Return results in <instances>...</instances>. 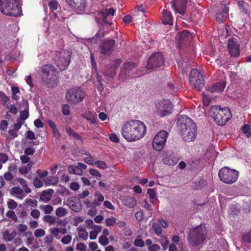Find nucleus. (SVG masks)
Instances as JSON below:
<instances>
[{"mask_svg":"<svg viewBox=\"0 0 251 251\" xmlns=\"http://www.w3.org/2000/svg\"><path fill=\"white\" fill-rule=\"evenodd\" d=\"M123 137L128 142L140 140L146 134V126L139 120H131L125 124L121 129Z\"/></svg>","mask_w":251,"mask_h":251,"instance_id":"f257e3e1","label":"nucleus"},{"mask_svg":"<svg viewBox=\"0 0 251 251\" xmlns=\"http://www.w3.org/2000/svg\"><path fill=\"white\" fill-rule=\"evenodd\" d=\"M177 125L180 136L184 141L189 142L195 139L197 134L196 125L190 118L185 115L180 116Z\"/></svg>","mask_w":251,"mask_h":251,"instance_id":"f03ea898","label":"nucleus"},{"mask_svg":"<svg viewBox=\"0 0 251 251\" xmlns=\"http://www.w3.org/2000/svg\"><path fill=\"white\" fill-rule=\"evenodd\" d=\"M208 115L219 126L226 124L231 117V111L228 108H221L218 105L211 107L209 110Z\"/></svg>","mask_w":251,"mask_h":251,"instance_id":"7ed1b4c3","label":"nucleus"},{"mask_svg":"<svg viewBox=\"0 0 251 251\" xmlns=\"http://www.w3.org/2000/svg\"><path fill=\"white\" fill-rule=\"evenodd\" d=\"M18 0H0V10L4 14L17 16L22 12L21 7L16 4Z\"/></svg>","mask_w":251,"mask_h":251,"instance_id":"20e7f679","label":"nucleus"},{"mask_svg":"<svg viewBox=\"0 0 251 251\" xmlns=\"http://www.w3.org/2000/svg\"><path fill=\"white\" fill-rule=\"evenodd\" d=\"M206 234V229L204 226H197L190 232L189 242L193 246H198L205 240Z\"/></svg>","mask_w":251,"mask_h":251,"instance_id":"39448f33","label":"nucleus"},{"mask_svg":"<svg viewBox=\"0 0 251 251\" xmlns=\"http://www.w3.org/2000/svg\"><path fill=\"white\" fill-rule=\"evenodd\" d=\"M42 78L49 86H53L57 82V72L55 68L50 65H46L42 69Z\"/></svg>","mask_w":251,"mask_h":251,"instance_id":"423d86ee","label":"nucleus"},{"mask_svg":"<svg viewBox=\"0 0 251 251\" xmlns=\"http://www.w3.org/2000/svg\"><path fill=\"white\" fill-rule=\"evenodd\" d=\"M85 93L80 87H74L69 89L66 94L67 100L71 104H76L83 100Z\"/></svg>","mask_w":251,"mask_h":251,"instance_id":"0eeeda50","label":"nucleus"},{"mask_svg":"<svg viewBox=\"0 0 251 251\" xmlns=\"http://www.w3.org/2000/svg\"><path fill=\"white\" fill-rule=\"evenodd\" d=\"M154 113L159 117H163L171 113L172 105L168 100H158L154 104Z\"/></svg>","mask_w":251,"mask_h":251,"instance_id":"6e6552de","label":"nucleus"},{"mask_svg":"<svg viewBox=\"0 0 251 251\" xmlns=\"http://www.w3.org/2000/svg\"><path fill=\"white\" fill-rule=\"evenodd\" d=\"M238 174V172L235 170L224 167L220 170L219 177L223 182L226 184H232L237 180Z\"/></svg>","mask_w":251,"mask_h":251,"instance_id":"1a4fd4ad","label":"nucleus"},{"mask_svg":"<svg viewBox=\"0 0 251 251\" xmlns=\"http://www.w3.org/2000/svg\"><path fill=\"white\" fill-rule=\"evenodd\" d=\"M70 57L71 53L67 50H62L57 53L54 59L60 70H65L68 67L70 63Z\"/></svg>","mask_w":251,"mask_h":251,"instance_id":"9d476101","label":"nucleus"},{"mask_svg":"<svg viewBox=\"0 0 251 251\" xmlns=\"http://www.w3.org/2000/svg\"><path fill=\"white\" fill-rule=\"evenodd\" d=\"M189 83L192 88L201 91L204 86L202 75L196 69L192 70L190 73Z\"/></svg>","mask_w":251,"mask_h":251,"instance_id":"9b49d317","label":"nucleus"},{"mask_svg":"<svg viewBox=\"0 0 251 251\" xmlns=\"http://www.w3.org/2000/svg\"><path fill=\"white\" fill-rule=\"evenodd\" d=\"M168 133L166 130H161L154 136L152 141V147L157 151H161L166 142Z\"/></svg>","mask_w":251,"mask_h":251,"instance_id":"f8f14e48","label":"nucleus"},{"mask_svg":"<svg viewBox=\"0 0 251 251\" xmlns=\"http://www.w3.org/2000/svg\"><path fill=\"white\" fill-rule=\"evenodd\" d=\"M164 64V57L162 53L155 52L149 58L146 68L147 70H153L160 67Z\"/></svg>","mask_w":251,"mask_h":251,"instance_id":"ddd939ff","label":"nucleus"},{"mask_svg":"<svg viewBox=\"0 0 251 251\" xmlns=\"http://www.w3.org/2000/svg\"><path fill=\"white\" fill-rule=\"evenodd\" d=\"M115 12L113 8L105 9L97 13L95 18L99 24H104L105 26L110 25L111 23L107 22L106 20L110 16H113Z\"/></svg>","mask_w":251,"mask_h":251,"instance_id":"4468645a","label":"nucleus"},{"mask_svg":"<svg viewBox=\"0 0 251 251\" xmlns=\"http://www.w3.org/2000/svg\"><path fill=\"white\" fill-rule=\"evenodd\" d=\"M135 69V64L132 63H126L119 75V79L122 81L129 79L132 77L131 72Z\"/></svg>","mask_w":251,"mask_h":251,"instance_id":"2eb2a0df","label":"nucleus"},{"mask_svg":"<svg viewBox=\"0 0 251 251\" xmlns=\"http://www.w3.org/2000/svg\"><path fill=\"white\" fill-rule=\"evenodd\" d=\"M70 8L75 10L78 14L83 13L85 9V0H66Z\"/></svg>","mask_w":251,"mask_h":251,"instance_id":"dca6fc26","label":"nucleus"},{"mask_svg":"<svg viewBox=\"0 0 251 251\" xmlns=\"http://www.w3.org/2000/svg\"><path fill=\"white\" fill-rule=\"evenodd\" d=\"M115 45L114 40L108 39L103 41L100 47V52L104 55H109L114 50Z\"/></svg>","mask_w":251,"mask_h":251,"instance_id":"f3484780","label":"nucleus"},{"mask_svg":"<svg viewBox=\"0 0 251 251\" xmlns=\"http://www.w3.org/2000/svg\"><path fill=\"white\" fill-rule=\"evenodd\" d=\"M191 39L192 35L188 31L180 32L176 38L177 47L180 48L183 44L189 42Z\"/></svg>","mask_w":251,"mask_h":251,"instance_id":"a211bd4d","label":"nucleus"},{"mask_svg":"<svg viewBox=\"0 0 251 251\" xmlns=\"http://www.w3.org/2000/svg\"><path fill=\"white\" fill-rule=\"evenodd\" d=\"M228 50L230 54L234 57H236L240 53L239 46L236 42L235 38H230L228 41Z\"/></svg>","mask_w":251,"mask_h":251,"instance_id":"6ab92c4d","label":"nucleus"},{"mask_svg":"<svg viewBox=\"0 0 251 251\" xmlns=\"http://www.w3.org/2000/svg\"><path fill=\"white\" fill-rule=\"evenodd\" d=\"M186 0H174L172 1V7L176 13L184 15L186 9Z\"/></svg>","mask_w":251,"mask_h":251,"instance_id":"aec40b11","label":"nucleus"},{"mask_svg":"<svg viewBox=\"0 0 251 251\" xmlns=\"http://www.w3.org/2000/svg\"><path fill=\"white\" fill-rule=\"evenodd\" d=\"M119 64L117 61H113L111 62L110 65L107 66L104 72L105 76L109 77H113L116 73V69L119 67Z\"/></svg>","mask_w":251,"mask_h":251,"instance_id":"412c9836","label":"nucleus"},{"mask_svg":"<svg viewBox=\"0 0 251 251\" xmlns=\"http://www.w3.org/2000/svg\"><path fill=\"white\" fill-rule=\"evenodd\" d=\"M161 21L163 24L172 25L173 17L171 12L167 10H163L162 12Z\"/></svg>","mask_w":251,"mask_h":251,"instance_id":"4be33fe9","label":"nucleus"},{"mask_svg":"<svg viewBox=\"0 0 251 251\" xmlns=\"http://www.w3.org/2000/svg\"><path fill=\"white\" fill-rule=\"evenodd\" d=\"M225 87L226 82L223 81L212 85L208 88L207 91L211 93L221 92L224 90Z\"/></svg>","mask_w":251,"mask_h":251,"instance_id":"5701e85b","label":"nucleus"},{"mask_svg":"<svg viewBox=\"0 0 251 251\" xmlns=\"http://www.w3.org/2000/svg\"><path fill=\"white\" fill-rule=\"evenodd\" d=\"M53 192L52 189L43 191L41 194L40 200L46 203L48 202L51 199Z\"/></svg>","mask_w":251,"mask_h":251,"instance_id":"b1692460","label":"nucleus"},{"mask_svg":"<svg viewBox=\"0 0 251 251\" xmlns=\"http://www.w3.org/2000/svg\"><path fill=\"white\" fill-rule=\"evenodd\" d=\"M228 12V8L225 5L221 12H219L216 16V20L218 22L222 23L224 22L227 18Z\"/></svg>","mask_w":251,"mask_h":251,"instance_id":"393cba45","label":"nucleus"},{"mask_svg":"<svg viewBox=\"0 0 251 251\" xmlns=\"http://www.w3.org/2000/svg\"><path fill=\"white\" fill-rule=\"evenodd\" d=\"M10 194L20 200L23 199L26 195L24 194L23 190L19 187H14L10 190Z\"/></svg>","mask_w":251,"mask_h":251,"instance_id":"a878e982","label":"nucleus"},{"mask_svg":"<svg viewBox=\"0 0 251 251\" xmlns=\"http://www.w3.org/2000/svg\"><path fill=\"white\" fill-rule=\"evenodd\" d=\"M17 235V232L15 230H13L10 233L9 230H6L2 233L3 239L6 242L12 241Z\"/></svg>","mask_w":251,"mask_h":251,"instance_id":"bb28decb","label":"nucleus"},{"mask_svg":"<svg viewBox=\"0 0 251 251\" xmlns=\"http://www.w3.org/2000/svg\"><path fill=\"white\" fill-rule=\"evenodd\" d=\"M93 229L90 232V239L91 240H95L97 238L98 233L100 232L101 230V226L98 225H94L91 227Z\"/></svg>","mask_w":251,"mask_h":251,"instance_id":"cd10ccee","label":"nucleus"},{"mask_svg":"<svg viewBox=\"0 0 251 251\" xmlns=\"http://www.w3.org/2000/svg\"><path fill=\"white\" fill-rule=\"evenodd\" d=\"M83 117L91 124H95L97 123L96 122L97 114L95 113L89 111L84 113Z\"/></svg>","mask_w":251,"mask_h":251,"instance_id":"c85d7f7f","label":"nucleus"},{"mask_svg":"<svg viewBox=\"0 0 251 251\" xmlns=\"http://www.w3.org/2000/svg\"><path fill=\"white\" fill-rule=\"evenodd\" d=\"M17 180L23 187L24 192L26 194H29L31 192V189L28 187L27 182L25 179L21 177H18L17 178Z\"/></svg>","mask_w":251,"mask_h":251,"instance_id":"c756f323","label":"nucleus"},{"mask_svg":"<svg viewBox=\"0 0 251 251\" xmlns=\"http://www.w3.org/2000/svg\"><path fill=\"white\" fill-rule=\"evenodd\" d=\"M137 203L136 199L131 197H126L125 199V204L129 208L134 207Z\"/></svg>","mask_w":251,"mask_h":251,"instance_id":"7c9ffc66","label":"nucleus"},{"mask_svg":"<svg viewBox=\"0 0 251 251\" xmlns=\"http://www.w3.org/2000/svg\"><path fill=\"white\" fill-rule=\"evenodd\" d=\"M78 236L84 240H86L88 237V233L86 229L82 226H79L77 228Z\"/></svg>","mask_w":251,"mask_h":251,"instance_id":"2f4dec72","label":"nucleus"},{"mask_svg":"<svg viewBox=\"0 0 251 251\" xmlns=\"http://www.w3.org/2000/svg\"><path fill=\"white\" fill-rule=\"evenodd\" d=\"M24 204L27 207H31L35 208L37 206L38 201L35 199L27 198L25 200Z\"/></svg>","mask_w":251,"mask_h":251,"instance_id":"473e14b6","label":"nucleus"},{"mask_svg":"<svg viewBox=\"0 0 251 251\" xmlns=\"http://www.w3.org/2000/svg\"><path fill=\"white\" fill-rule=\"evenodd\" d=\"M44 222L48 223L50 226L54 225L56 223V218L49 215H46L43 217Z\"/></svg>","mask_w":251,"mask_h":251,"instance_id":"72a5a7b5","label":"nucleus"},{"mask_svg":"<svg viewBox=\"0 0 251 251\" xmlns=\"http://www.w3.org/2000/svg\"><path fill=\"white\" fill-rule=\"evenodd\" d=\"M95 196L97 197V200L93 202V203L95 206H99L101 205V202L104 200V196L99 192H96Z\"/></svg>","mask_w":251,"mask_h":251,"instance_id":"f704fd0d","label":"nucleus"},{"mask_svg":"<svg viewBox=\"0 0 251 251\" xmlns=\"http://www.w3.org/2000/svg\"><path fill=\"white\" fill-rule=\"evenodd\" d=\"M40 208L47 215L50 214L53 210V207L50 204L41 205Z\"/></svg>","mask_w":251,"mask_h":251,"instance_id":"c9c22d12","label":"nucleus"},{"mask_svg":"<svg viewBox=\"0 0 251 251\" xmlns=\"http://www.w3.org/2000/svg\"><path fill=\"white\" fill-rule=\"evenodd\" d=\"M44 181L48 185H54L58 182L57 177L53 176H50L47 177Z\"/></svg>","mask_w":251,"mask_h":251,"instance_id":"e433bc0d","label":"nucleus"},{"mask_svg":"<svg viewBox=\"0 0 251 251\" xmlns=\"http://www.w3.org/2000/svg\"><path fill=\"white\" fill-rule=\"evenodd\" d=\"M68 171L70 173L78 175H81L83 174V171L80 169H79L77 166H69L68 167Z\"/></svg>","mask_w":251,"mask_h":251,"instance_id":"4c0bfd02","label":"nucleus"},{"mask_svg":"<svg viewBox=\"0 0 251 251\" xmlns=\"http://www.w3.org/2000/svg\"><path fill=\"white\" fill-rule=\"evenodd\" d=\"M68 214V211L66 209L60 207L55 210V215L58 217H62L66 216Z\"/></svg>","mask_w":251,"mask_h":251,"instance_id":"58836bf2","label":"nucleus"},{"mask_svg":"<svg viewBox=\"0 0 251 251\" xmlns=\"http://www.w3.org/2000/svg\"><path fill=\"white\" fill-rule=\"evenodd\" d=\"M241 130L247 138H249L251 136V128L249 125L245 124L242 127Z\"/></svg>","mask_w":251,"mask_h":251,"instance_id":"ea45409f","label":"nucleus"},{"mask_svg":"<svg viewBox=\"0 0 251 251\" xmlns=\"http://www.w3.org/2000/svg\"><path fill=\"white\" fill-rule=\"evenodd\" d=\"M32 163H29L26 166H21L19 168V172L22 175H25L27 174L28 171L31 169Z\"/></svg>","mask_w":251,"mask_h":251,"instance_id":"a19ab883","label":"nucleus"},{"mask_svg":"<svg viewBox=\"0 0 251 251\" xmlns=\"http://www.w3.org/2000/svg\"><path fill=\"white\" fill-rule=\"evenodd\" d=\"M51 234L55 237L57 239H60V236H59V234L60 233L59 231V227H53L50 228L49 230Z\"/></svg>","mask_w":251,"mask_h":251,"instance_id":"79ce46f5","label":"nucleus"},{"mask_svg":"<svg viewBox=\"0 0 251 251\" xmlns=\"http://www.w3.org/2000/svg\"><path fill=\"white\" fill-rule=\"evenodd\" d=\"M66 132L71 136L73 137L75 139H79V135L77 134L75 131L73 130L70 126H66L65 127Z\"/></svg>","mask_w":251,"mask_h":251,"instance_id":"37998d69","label":"nucleus"},{"mask_svg":"<svg viewBox=\"0 0 251 251\" xmlns=\"http://www.w3.org/2000/svg\"><path fill=\"white\" fill-rule=\"evenodd\" d=\"M152 228L157 235H159L162 233V229L158 223H153Z\"/></svg>","mask_w":251,"mask_h":251,"instance_id":"c03bdc74","label":"nucleus"},{"mask_svg":"<svg viewBox=\"0 0 251 251\" xmlns=\"http://www.w3.org/2000/svg\"><path fill=\"white\" fill-rule=\"evenodd\" d=\"M96 74V76L97 77V81L99 83V86L97 88L98 90L100 91H101L103 89V83L102 82V79L101 76L98 74L97 70L96 72H94Z\"/></svg>","mask_w":251,"mask_h":251,"instance_id":"a18cd8bd","label":"nucleus"},{"mask_svg":"<svg viewBox=\"0 0 251 251\" xmlns=\"http://www.w3.org/2000/svg\"><path fill=\"white\" fill-rule=\"evenodd\" d=\"M76 201V199L74 197H71L69 198L67 200L68 204L73 209H74L75 207L77 206Z\"/></svg>","mask_w":251,"mask_h":251,"instance_id":"49530a36","label":"nucleus"},{"mask_svg":"<svg viewBox=\"0 0 251 251\" xmlns=\"http://www.w3.org/2000/svg\"><path fill=\"white\" fill-rule=\"evenodd\" d=\"M11 91L12 93V99L15 100H18L19 99V96L17 94L20 93L19 88L16 87L12 86L11 87Z\"/></svg>","mask_w":251,"mask_h":251,"instance_id":"de8ad7c7","label":"nucleus"},{"mask_svg":"<svg viewBox=\"0 0 251 251\" xmlns=\"http://www.w3.org/2000/svg\"><path fill=\"white\" fill-rule=\"evenodd\" d=\"M46 231L42 228H38L35 230L34 234L36 238H40L45 235Z\"/></svg>","mask_w":251,"mask_h":251,"instance_id":"09e8293b","label":"nucleus"},{"mask_svg":"<svg viewBox=\"0 0 251 251\" xmlns=\"http://www.w3.org/2000/svg\"><path fill=\"white\" fill-rule=\"evenodd\" d=\"M30 214L34 219H38L40 216L41 213L37 209H32L30 211Z\"/></svg>","mask_w":251,"mask_h":251,"instance_id":"8fccbe9b","label":"nucleus"},{"mask_svg":"<svg viewBox=\"0 0 251 251\" xmlns=\"http://www.w3.org/2000/svg\"><path fill=\"white\" fill-rule=\"evenodd\" d=\"M34 186L36 188H41L43 186V181L38 178H35L33 181Z\"/></svg>","mask_w":251,"mask_h":251,"instance_id":"3c124183","label":"nucleus"},{"mask_svg":"<svg viewBox=\"0 0 251 251\" xmlns=\"http://www.w3.org/2000/svg\"><path fill=\"white\" fill-rule=\"evenodd\" d=\"M160 243L163 247V249L165 250L167 249L170 242L166 236H163L162 239L161 240Z\"/></svg>","mask_w":251,"mask_h":251,"instance_id":"603ef678","label":"nucleus"},{"mask_svg":"<svg viewBox=\"0 0 251 251\" xmlns=\"http://www.w3.org/2000/svg\"><path fill=\"white\" fill-rule=\"evenodd\" d=\"M58 3L56 0H51L49 3L50 8L52 11L56 10L58 8Z\"/></svg>","mask_w":251,"mask_h":251,"instance_id":"864d4df0","label":"nucleus"},{"mask_svg":"<svg viewBox=\"0 0 251 251\" xmlns=\"http://www.w3.org/2000/svg\"><path fill=\"white\" fill-rule=\"evenodd\" d=\"M17 203L12 199H9L7 201V206L10 209H14L17 207Z\"/></svg>","mask_w":251,"mask_h":251,"instance_id":"5fc2aeb1","label":"nucleus"},{"mask_svg":"<svg viewBox=\"0 0 251 251\" xmlns=\"http://www.w3.org/2000/svg\"><path fill=\"white\" fill-rule=\"evenodd\" d=\"M116 222V219L113 217H110L105 219V225L108 226H113Z\"/></svg>","mask_w":251,"mask_h":251,"instance_id":"6e6d98bb","label":"nucleus"},{"mask_svg":"<svg viewBox=\"0 0 251 251\" xmlns=\"http://www.w3.org/2000/svg\"><path fill=\"white\" fill-rule=\"evenodd\" d=\"M72 238V237L70 235H67L61 239V242L64 245H68L71 242Z\"/></svg>","mask_w":251,"mask_h":251,"instance_id":"4d7b16f0","label":"nucleus"},{"mask_svg":"<svg viewBox=\"0 0 251 251\" xmlns=\"http://www.w3.org/2000/svg\"><path fill=\"white\" fill-rule=\"evenodd\" d=\"M36 174L40 178H43L49 175V172L46 170H41L39 169L36 171Z\"/></svg>","mask_w":251,"mask_h":251,"instance_id":"13d9d810","label":"nucleus"},{"mask_svg":"<svg viewBox=\"0 0 251 251\" xmlns=\"http://www.w3.org/2000/svg\"><path fill=\"white\" fill-rule=\"evenodd\" d=\"M95 164L97 167L104 170L107 168V165L104 161H97L95 162Z\"/></svg>","mask_w":251,"mask_h":251,"instance_id":"bf43d9fd","label":"nucleus"},{"mask_svg":"<svg viewBox=\"0 0 251 251\" xmlns=\"http://www.w3.org/2000/svg\"><path fill=\"white\" fill-rule=\"evenodd\" d=\"M29 116L28 111L27 109H25L24 110L20 112V120L24 121L25 119L28 118Z\"/></svg>","mask_w":251,"mask_h":251,"instance_id":"052dcab7","label":"nucleus"},{"mask_svg":"<svg viewBox=\"0 0 251 251\" xmlns=\"http://www.w3.org/2000/svg\"><path fill=\"white\" fill-rule=\"evenodd\" d=\"M164 162L168 165H173L176 163L177 161L176 159L174 160L172 158H171V157H168L164 159Z\"/></svg>","mask_w":251,"mask_h":251,"instance_id":"680f3d73","label":"nucleus"},{"mask_svg":"<svg viewBox=\"0 0 251 251\" xmlns=\"http://www.w3.org/2000/svg\"><path fill=\"white\" fill-rule=\"evenodd\" d=\"M99 241L100 244L102 246H106L109 243L108 238L105 236H100L99 239Z\"/></svg>","mask_w":251,"mask_h":251,"instance_id":"e2e57ef3","label":"nucleus"},{"mask_svg":"<svg viewBox=\"0 0 251 251\" xmlns=\"http://www.w3.org/2000/svg\"><path fill=\"white\" fill-rule=\"evenodd\" d=\"M6 216L14 220L15 222H17V217L14 211L10 210L7 212Z\"/></svg>","mask_w":251,"mask_h":251,"instance_id":"0e129e2a","label":"nucleus"},{"mask_svg":"<svg viewBox=\"0 0 251 251\" xmlns=\"http://www.w3.org/2000/svg\"><path fill=\"white\" fill-rule=\"evenodd\" d=\"M62 112L63 114L65 115L68 116L70 114V107L68 105L64 104L62 106Z\"/></svg>","mask_w":251,"mask_h":251,"instance_id":"69168bd1","label":"nucleus"},{"mask_svg":"<svg viewBox=\"0 0 251 251\" xmlns=\"http://www.w3.org/2000/svg\"><path fill=\"white\" fill-rule=\"evenodd\" d=\"M35 152V149L33 148H25L24 153L27 156L33 155Z\"/></svg>","mask_w":251,"mask_h":251,"instance_id":"338daca9","label":"nucleus"},{"mask_svg":"<svg viewBox=\"0 0 251 251\" xmlns=\"http://www.w3.org/2000/svg\"><path fill=\"white\" fill-rule=\"evenodd\" d=\"M243 240L245 242L251 243V230L243 235Z\"/></svg>","mask_w":251,"mask_h":251,"instance_id":"774afa93","label":"nucleus"}]
</instances>
